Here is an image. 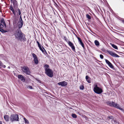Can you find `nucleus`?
<instances>
[{
	"label": "nucleus",
	"instance_id": "nucleus-10",
	"mask_svg": "<svg viewBox=\"0 0 124 124\" xmlns=\"http://www.w3.org/2000/svg\"><path fill=\"white\" fill-rule=\"evenodd\" d=\"M58 84L61 86H64L67 85V84L66 82L64 81L58 83Z\"/></svg>",
	"mask_w": 124,
	"mask_h": 124
},
{
	"label": "nucleus",
	"instance_id": "nucleus-42",
	"mask_svg": "<svg viewBox=\"0 0 124 124\" xmlns=\"http://www.w3.org/2000/svg\"><path fill=\"white\" fill-rule=\"evenodd\" d=\"M123 23H124V20L123 21Z\"/></svg>",
	"mask_w": 124,
	"mask_h": 124
},
{
	"label": "nucleus",
	"instance_id": "nucleus-23",
	"mask_svg": "<svg viewBox=\"0 0 124 124\" xmlns=\"http://www.w3.org/2000/svg\"><path fill=\"white\" fill-rule=\"evenodd\" d=\"M71 116L72 117L74 118H76L77 117V116L75 114L72 113Z\"/></svg>",
	"mask_w": 124,
	"mask_h": 124
},
{
	"label": "nucleus",
	"instance_id": "nucleus-18",
	"mask_svg": "<svg viewBox=\"0 0 124 124\" xmlns=\"http://www.w3.org/2000/svg\"><path fill=\"white\" fill-rule=\"evenodd\" d=\"M6 67V66L5 65H4L0 61V68H1L2 67L5 68Z\"/></svg>",
	"mask_w": 124,
	"mask_h": 124
},
{
	"label": "nucleus",
	"instance_id": "nucleus-41",
	"mask_svg": "<svg viewBox=\"0 0 124 124\" xmlns=\"http://www.w3.org/2000/svg\"><path fill=\"white\" fill-rule=\"evenodd\" d=\"M8 69H10V67L9 66H8Z\"/></svg>",
	"mask_w": 124,
	"mask_h": 124
},
{
	"label": "nucleus",
	"instance_id": "nucleus-5",
	"mask_svg": "<svg viewBox=\"0 0 124 124\" xmlns=\"http://www.w3.org/2000/svg\"><path fill=\"white\" fill-rule=\"evenodd\" d=\"M10 119L11 121L12 122L14 121H19L18 115L16 114L12 115L10 117Z\"/></svg>",
	"mask_w": 124,
	"mask_h": 124
},
{
	"label": "nucleus",
	"instance_id": "nucleus-2",
	"mask_svg": "<svg viewBox=\"0 0 124 124\" xmlns=\"http://www.w3.org/2000/svg\"><path fill=\"white\" fill-rule=\"evenodd\" d=\"M93 90L95 93L98 94H101L103 92L102 89L98 87L96 84H95L94 85Z\"/></svg>",
	"mask_w": 124,
	"mask_h": 124
},
{
	"label": "nucleus",
	"instance_id": "nucleus-39",
	"mask_svg": "<svg viewBox=\"0 0 124 124\" xmlns=\"http://www.w3.org/2000/svg\"><path fill=\"white\" fill-rule=\"evenodd\" d=\"M28 87L30 89H32V87L31 86H28Z\"/></svg>",
	"mask_w": 124,
	"mask_h": 124
},
{
	"label": "nucleus",
	"instance_id": "nucleus-35",
	"mask_svg": "<svg viewBox=\"0 0 124 124\" xmlns=\"http://www.w3.org/2000/svg\"><path fill=\"white\" fill-rule=\"evenodd\" d=\"M64 39H65V40L68 43V41H69L67 39H66L65 37H64Z\"/></svg>",
	"mask_w": 124,
	"mask_h": 124
},
{
	"label": "nucleus",
	"instance_id": "nucleus-14",
	"mask_svg": "<svg viewBox=\"0 0 124 124\" xmlns=\"http://www.w3.org/2000/svg\"><path fill=\"white\" fill-rule=\"evenodd\" d=\"M79 44L81 45L84 48V44L82 42L81 38L79 37H78Z\"/></svg>",
	"mask_w": 124,
	"mask_h": 124
},
{
	"label": "nucleus",
	"instance_id": "nucleus-7",
	"mask_svg": "<svg viewBox=\"0 0 124 124\" xmlns=\"http://www.w3.org/2000/svg\"><path fill=\"white\" fill-rule=\"evenodd\" d=\"M17 8H18V7H17V6L16 8H14L13 9V6L12 5H11L10 6L9 9L14 14V15L15 16L16 15V12L17 13Z\"/></svg>",
	"mask_w": 124,
	"mask_h": 124
},
{
	"label": "nucleus",
	"instance_id": "nucleus-28",
	"mask_svg": "<svg viewBox=\"0 0 124 124\" xmlns=\"http://www.w3.org/2000/svg\"><path fill=\"white\" fill-rule=\"evenodd\" d=\"M17 9V11H18L19 15H20L21 14V12L19 8H18Z\"/></svg>",
	"mask_w": 124,
	"mask_h": 124
},
{
	"label": "nucleus",
	"instance_id": "nucleus-29",
	"mask_svg": "<svg viewBox=\"0 0 124 124\" xmlns=\"http://www.w3.org/2000/svg\"><path fill=\"white\" fill-rule=\"evenodd\" d=\"M86 16L87 18L88 19H91L90 16L88 14H87L86 15Z\"/></svg>",
	"mask_w": 124,
	"mask_h": 124
},
{
	"label": "nucleus",
	"instance_id": "nucleus-15",
	"mask_svg": "<svg viewBox=\"0 0 124 124\" xmlns=\"http://www.w3.org/2000/svg\"><path fill=\"white\" fill-rule=\"evenodd\" d=\"M18 23L19 24L18 25V27L19 29H20L22 27L23 24V22H18Z\"/></svg>",
	"mask_w": 124,
	"mask_h": 124
},
{
	"label": "nucleus",
	"instance_id": "nucleus-8",
	"mask_svg": "<svg viewBox=\"0 0 124 124\" xmlns=\"http://www.w3.org/2000/svg\"><path fill=\"white\" fill-rule=\"evenodd\" d=\"M108 52L112 56L115 57H120L116 53L111 51H108Z\"/></svg>",
	"mask_w": 124,
	"mask_h": 124
},
{
	"label": "nucleus",
	"instance_id": "nucleus-30",
	"mask_svg": "<svg viewBox=\"0 0 124 124\" xmlns=\"http://www.w3.org/2000/svg\"><path fill=\"white\" fill-rule=\"evenodd\" d=\"M21 15L20 16V17L19 18V22H23V21L22 19V17H21Z\"/></svg>",
	"mask_w": 124,
	"mask_h": 124
},
{
	"label": "nucleus",
	"instance_id": "nucleus-12",
	"mask_svg": "<svg viewBox=\"0 0 124 124\" xmlns=\"http://www.w3.org/2000/svg\"><path fill=\"white\" fill-rule=\"evenodd\" d=\"M11 3H13L14 8L17 6V2L16 0H10Z\"/></svg>",
	"mask_w": 124,
	"mask_h": 124
},
{
	"label": "nucleus",
	"instance_id": "nucleus-6",
	"mask_svg": "<svg viewBox=\"0 0 124 124\" xmlns=\"http://www.w3.org/2000/svg\"><path fill=\"white\" fill-rule=\"evenodd\" d=\"M45 73L48 77L52 78L53 76V71L51 69L46 70L45 71Z\"/></svg>",
	"mask_w": 124,
	"mask_h": 124
},
{
	"label": "nucleus",
	"instance_id": "nucleus-19",
	"mask_svg": "<svg viewBox=\"0 0 124 124\" xmlns=\"http://www.w3.org/2000/svg\"><path fill=\"white\" fill-rule=\"evenodd\" d=\"M110 44L112 46V47H113L115 49H118L117 47L116 46L114 45V44H112L111 43H110Z\"/></svg>",
	"mask_w": 124,
	"mask_h": 124
},
{
	"label": "nucleus",
	"instance_id": "nucleus-33",
	"mask_svg": "<svg viewBox=\"0 0 124 124\" xmlns=\"http://www.w3.org/2000/svg\"><path fill=\"white\" fill-rule=\"evenodd\" d=\"M3 24L2 23L0 24V28H3Z\"/></svg>",
	"mask_w": 124,
	"mask_h": 124
},
{
	"label": "nucleus",
	"instance_id": "nucleus-13",
	"mask_svg": "<svg viewBox=\"0 0 124 124\" xmlns=\"http://www.w3.org/2000/svg\"><path fill=\"white\" fill-rule=\"evenodd\" d=\"M18 78L24 82L25 81V79L24 77L22 75H19L18 76Z\"/></svg>",
	"mask_w": 124,
	"mask_h": 124
},
{
	"label": "nucleus",
	"instance_id": "nucleus-21",
	"mask_svg": "<svg viewBox=\"0 0 124 124\" xmlns=\"http://www.w3.org/2000/svg\"><path fill=\"white\" fill-rule=\"evenodd\" d=\"M1 23H2L5 26H6V24L5 23V22L3 18H2L1 20Z\"/></svg>",
	"mask_w": 124,
	"mask_h": 124
},
{
	"label": "nucleus",
	"instance_id": "nucleus-27",
	"mask_svg": "<svg viewBox=\"0 0 124 124\" xmlns=\"http://www.w3.org/2000/svg\"><path fill=\"white\" fill-rule=\"evenodd\" d=\"M36 42L37 43L38 46L39 48V47H41V45L40 44L39 42L37 40L36 41Z\"/></svg>",
	"mask_w": 124,
	"mask_h": 124
},
{
	"label": "nucleus",
	"instance_id": "nucleus-26",
	"mask_svg": "<svg viewBox=\"0 0 124 124\" xmlns=\"http://www.w3.org/2000/svg\"><path fill=\"white\" fill-rule=\"evenodd\" d=\"M79 88L80 89L83 90L84 88V87L83 85H81L80 86Z\"/></svg>",
	"mask_w": 124,
	"mask_h": 124
},
{
	"label": "nucleus",
	"instance_id": "nucleus-22",
	"mask_svg": "<svg viewBox=\"0 0 124 124\" xmlns=\"http://www.w3.org/2000/svg\"><path fill=\"white\" fill-rule=\"evenodd\" d=\"M94 43L97 46H99L100 45V43L99 41L97 40H95L94 41Z\"/></svg>",
	"mask_w": 124,
	"mask_h": 124
},
{
	"label": "nucleus",
	"instance_id": "nucleus-9",
	"mask_svg": "<svg viewBox=\"0 0 124 124\" xmlns=\"http://www.w3.org/2000/svg\"><path fill=\"white\" fill-rule=\"evenodd\" d=\"M32 55L34 59V60L35 63L36 64H38L39 62L38 59V58L36 55L34 53H33Z\"/></svg>",
	"mask_w": 124,
	"mask_h": 124
},
{
	"label": "nucleus",
	"instance_id": "nucleus-25",
	"mask_svg": "<svg viewBox=\"0 0 124 124\" xmlns=\"http://www.w3.org/2000/svg\"><path fill=\"white\" fill-rule=\"evenodd\" d=\"M24 120L25 121V124L27 123L28 124L29 123V121L27 120L24 117L23 118Z\"/></svg>",
	"mask_w": 124,
	"mask_h": 124
},
{
	"label": "nucleus",
	"instance_id": "nucleus-36",
	"mask_svg": "<svg viewBox=\"0 0 124 124\" xmlns=\"http://www.w3.org/2000/svg\"><path fill=\"white\" fill-rule=\"evenodd\" d=\"M108 118L110 119H111L113 118V116H109Z\"/></svg>",
	"mask_w": 124,
	"mask_h": 124
},
{
	"label": "nucleus",
	"instance_id": "nucleus-31",
	"mask_svg": "<svg viewBox=\"0 0 124 124\" xmlns=\"http://www.w3.org/2000/svg\"><path fill=\"white\" fill-rule=\"evenodd\" d=\"M105 61H106V63L108 64V65L110 63V62H109L108 60L107 59H105Z\"/></svg>",
	"mask_w": 124,
	"mask_h": 124
},
{
	"label": "nucleus",
	"instance_id": "nucleus-1",
	"mask_svg": "<svg viewBox=\"0 0 124 124\" xmlns=\"http://www.w3.org/2000/svg\"><path fill=\"white\" fill-rule=\"evenodd\" d=\"M14 35L15 38L18 40L23 42L25 41L26 40L25 34L22 33L20 30H16Z\"/></svg>",
	"mask_w": 124,
	"mask_h": 124
},
{
	"label": "nucleus",
	"instance_id": "nucleus-37",
	"mask_svg": "<svg viewBox=\"0 0 124 124\" xmlns=\"http://www.w3.org/2000/svg\"><path fill=\"white\" fill-rule=\"evenodd\" d=\"M88 78H89V77L88 76H86L85 79H86V80L88 79Z\"/></svg>",
	"mask_w": 124,
	"mask_h": 124
},
{
	"label": "nucleus",
	"instance_id": "nucleus-38",
	"mask_svg": "<svg viewBox=\"0 0 124 124\" xmlns=\"http://www.w3.org/2000/svg\"><path fill=\"white\" fill-rule=\"evenodd\" d=\"M86 80L88 83H91V82L90 80L89 79H87V80Z\"/></svg>",
	"mask_w": 124,
	"mask_h": 124
},
{
	"label": "nucleus",
	"instance_id": "nucleus-40",
	"mask_svg": "<svg viewBox=\"0 0 124 124\" xmlns=\"http://www.w3.org/2000/svg\"><path fill=\"white\" fill-rule=\"evenodd\" d=\"M0 124H2V122L0 121Z\"/></svg>",
	"mask_w": 124,
	"mask_h": 124
},
{
	"label": "nucleus",
	"instance_id": "nucleus-11",
	"mask_svg": "<svg viewBox=\"0 0 124 124\" xmlns=\"http://www.w3.org/2000/svg\"><path fill=\"white\" fill-rule=\"evenodd\" d=\"M68 44L72 48V50L75 51V46H74L73 44L70 41H68Z\"/></svg>",
	"mask_w": 124,
	"mask_h": 124
},
{
	"label": "nucleus",
	"instance_id": "nucleus-32",
	"mask_svg": "<svg viewBox=\"0 0 124 124\" xmlns=\"http://www.w3.org/2000/svg\"><path fill=\"white\" fill-rule=\"evenodd\" d=\"M100 57L101 59H103V56L102 54H101L100 55Z\"/></svg>",
	"mask_w": 124,
	"mask_h": 124
},
{
	"label": "nucleus",
	"instance_id": "nucleus-4",
	"mask_svg": "<svg viewBox=\"0 0 124 124\" xmlns=\"http://www.w3.org/2000/svg\"><path fill=\"white\" fill-rule=\"evenodd\" d=\"M22 71L27 75H30V72L28 67L26 66H24L21 67Z\"/></svg>",
	"mask_w": 124,
	"mask_h": 124
},
{
	"label": "nucleus",
	"instance_id": "nucleus-34",
	"mask_svg": "<svg viewBox=\"0 0 124 124\" xmlns=\"http://www.w3.org/2000/svg\"><path fill=\"white\" fill-rule=\"evenodd\" d=\"M2 28H0V31L1 32H4V30L2 29Z\"/></svg>",
	"mask_w": 124,
	"mask_h": 124
},
{
	"label": "nucleus",
	"instance_id": "nucleus-17",
	"mask_svg": "<svg viewBox=\"0 0 124 124\" xmlns=\"http://www.w3.org/2000/svg\"><path fill=\"white\" fill-rule=\"evenodd\" d=\"M39 48L40 50H41L42 53H44V52H45L46 53V52L44 48L42 46L41 47H39Z\"/></svg>",
	"mask_w": 124,
	"mask_h": 124
},
{
	"label": "nucleus",
	"instance_id": "nucleus-24",
	"mask_svg": "<svg viewBox=\"0 0 124 124\" xmlns=\"http://www.w3.org/2000/svg\"><path fill=\"white\" fill-rule=\"evenodd\" d=\"M108 65L111 68H113L114 67L113 66L110 62L109 64H108Z\"/></svg>",
	"mask_w": 124,
	"mask_h": 124
},
{
	"label": "nucleus",
	"instance_id": "nucleus-20",
	"mask_svg": "<svg viewBox=\"0 0 124 124\" xmlns=\"http://www.w3.org/2000/svg\"><path fill=\"white\" fill-rule=\"evenodd\" d=\"M49 67V66L47 64H46L45 65L44 68L45 71H46V70L49 69L48 68Z\"/></svg>",
	"mask_w": 124,
	"mask_h": 124
},
{
	"label": "nucleus",
	"instance_id": "nucleus-3",
	"mask_svg": "<svg viewBox=\"0 0 124 124\" xmlns=\"http://www.w3.org/2000/svg\"><path fill=\"white\" fill-rule=\"evenodd\" d=\"M107 104L108 105L111 107H115L117 109L120 110H122L124 113V109L120 108L119 105L117 104L116 103H115L113 102H107Z\"/></svg>",
	"mask_w": 124,
	"mask_h": 124
},
{
	"label": "nucleus",
	"instance_id": "nucleus-16",
	"mask_svg": "<svg viewBox=\"0 0 124 124\" xmlns=\"http://www.w3.org/2000/svg\"><path fill=\"white\" fill-rule=\"evenodd\" d=\"M4 118L5 120L7 121H8L9 120V117L7 115H5L4 116Z\"/></svg>",
	"mask_w": 124,
	"mask_h": 124
}]
</instances>
